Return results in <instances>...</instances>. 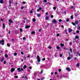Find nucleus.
Masks as SVG:
<instances>
[{
  "label": "nucleus",
  "mask_w": 80,
  "mask_h": 80,
  "mask_svg": "<svg viewBox=\"0 0 80 80\" xmlns=\"http://www.w3.org/2000/svg\"><path fill=\"white\" fill-rule=\"evenodd\" d=\"M37 57L38 62H40V57L38 55Z\"/></svg>",
  "instance_id": "f257e3e1"
},
{
  "label": "nucleus",
  "mask_w": 80,
  "mask_h": 80,
  "mask_svg": "<svg viewBox=\"0 0 80 80\" xmlns=\"http://www.w3.org/2000/svg\"><path fill=\"white\" fill-rule=\"evenodd\" d=\"M52 23H54L55 24V23H56L57 21H56V20H55V19H53L52 21Z\"/></svg>",
  "instance_id": "f03ea898"
},
{
  "label": "nucleus",
  "mask_w": 80,
  "mask_h": 80,
  "mask_svg": "<svg viewBox=\"0 0 80 80\" xmlns=\"http://www.w3.org/2000/svg\"><path fill=\"white\" fill-rule=\"evenodd\" d=\"M15 69L14 68H12L11 69V72H13L15 71Z\"/></svg>",
  "instance_id": "7ed1b4c3"
},
{
  "label": "nucleus",
  "mask_w": 80,
  "mask_h": 80,
  "mask_svg": "<svg viewBox=\"0 0 80 80\" xmlns=\"http://www.w3.org/2000/svg\"><path fill=\"white\" fill-rule=\"evenodd\" d=\"M14 32L15 34H18V30H15L14 31Z\"/></svg>",
  "instance_id": "20e7f679"
},
{
  "label": "nucleus",
  "mask_w": 80,
  "mask_h": 80,
  "mask_svg": "<svg viewBox=\"0 0 80 80\" xmlns=\"http://www.w3.org/2000/svg\"><path fill=\"white\" fill-rule=\"evenodd\" d=\"M18 72H21V70L20 69V68H17Z\"/></svg>",
  "instance_id": "39448f33"
},
{
  "label": "nucleus",
  "mask_w": 80,
  "mask_h": 80,
  "mask_svg": "<svg viewBox=\"0 0 80 80\" xmlns=\"http://www.w3.org/2000/svg\"><path fill=\"white\" fill-rule=\"evenodd\" d=\"M66 69L68 71H70L71 70V69H70V68H66Z\"/></svg>",
  "instance_id": "423d86ee"
},
{
  "label": "nucleus",
  "mask_w": 80,
  "mask_h": 80,
  "mask_svg": "<svg viewBox=\"0 0 80 80\" xmlns=\"http://www.w3.org/2000/svg\"><path fill=\"white\" fill-rule=\"evenodd\" d=\"M8 21L10 23H13V21L11 19H9Z\"/></svg>",
  "instance_id": "0eeeda50"
},
{
  "label": "nucleus",
  "mask_w": 80,
  "mask_h": 80,
  "mask_svg": "<svg viewBox=\"0 0 80 80\" xmlns=\"http://www.w3.org/2000/svg\"><path fill=\"white\" fill-rule=\"evenodd\" d=\"M75 39H78V38H79V37L78 36H76L75 37Z\"/></svg>",
  "instance_id": "6e6552de"
},
{
  "label": "nucleus",
  "mask_w": 80,
  "mask_h": 80,
  "mask_svg": "<svg viewBox=\"0 0 80 80\" xmlns=\"http://www.w3.org/2000/svg\"><path fill=\"white\" fill-rule=\"evenodd\" d=\"M30 26H26L25 27V28H30Z\"/></svg>",
  "instance_id": "1a4fd4ad"
},
{
  "label": "nucleus",
  "mask_w": 80,
  "mask_h": 80,
  "mask_svg": "<svg viewBox=\"0 0 80 80\" xmlns=\"http://www.w3.org/2000/svg\"><path fill=\"white\" fill-rule=\"evenodd\" d=\"M37 15L38 17H40V16H41V15H40V14H38V13L37 14Z\"/></svg>",
  "instance_id": "9d476101"
},
{
  "label": "nucleus",
  "mask_w": 80,
  "mask_h": 80,
  "mask_svg": "<svg viewBox=\"0 0 80 80\" xmlns=\"http://www.w3.org/2000/svg\"><path fill=\"white\" fill-rule=\"evenodd\" d=\"M45 19L47 20H48V19H49V18H48V16H47L45 18Z\"/></svg>",
  "instance_id": "9b49d317"
},
{
  "label": "nucleus",
  "mask_w": 80,
  "mask_h": 80,
  "mask_svg": "<svg viewBox=\"0 0 80 80\" xmlns=\"http://www.w3.org/2000/svg\"><path fill=\"white\" fill-rule=\"evenodd\" d=\"M0 3H3V0H0Z\"/></svg>",
  "instance_id": "f8f14e48"
},
{
  "label": "nucleus",
  "mask_w": 80,
  "mask_h": 80,
  "mask_svg": "<svg viewBox=\"0 0 80 80\" xmlns=\"http://www.w3.org/2000/svg\"><path fill=\"white\" fill-rule=\"evenodd\" d=\"M60 45L61 47H63L64 44H63L62 43H60Z\"/></svg>",
  "instance_id": "ddd939ff"
},
{
  "label": "nucleus",
  "mask_w": 80,
  "mask_h": 80,
  "mask_svg": "<svg viewBox=\"0 0 80 80\" xmlns=\"http://www.w3.org/2000/svg\"><path fill=\"white\" fill-rule=\"evenodd\" d=\"M75 24H76V25H78V22L77 21H76L75 22Z\"/></svg>",
  "instance_id": "4468645a"
},
{
  "label": "nucleus",
  "mask_w": 80,
  "mask_h": 80,
  "mask_svg": "<svg viewBox=\"0 0 80 80\" xmlns=\"http://www.w3.org/2000/svg\"><path fill=\"white\" fill-rule=\"evenodd\" d=\"M72 23L73 25H74V26H75V27H76V24H75V23L73 22H72Z\"/></svg>",
  "instance_id": "2eb2a0df"
},
{
  "label": "nucleus",
  "mask_w": 80,
  "mask_h": 80,
  "mask_svg": "<svg viewBox=\"0 0 80 80\" xmlns=\"http://www.w3.org/2000/svg\"><path fill=\"white\" fill-rule=\"evenodd\" d=\"M31 33L32 34H35V31H32Z\"/></svg>",
  "instance_id": "dca6fc26"
},
{
  "label": "nucleus",
  "mask_w": 80,
  "mask_h": 80,
  "mask_svg": "<svg viewBox=\"0 0 80 80\" xmlns=\"http://www.w3.org/2000/svg\"><path fill=\"white\" fill-rule=\"evenodd\" d=\"M32 21H33V22H36V19H35V18H33L32 19Z\"/></svg>",
  "instance_id": "f3484780"
},
{
  "label": "nucleus",
  "mask_w": 80,
  "mask_h": 80,
  "mask_svg": "<svg viewBox=\"0 0 80 80\" xmlns=\"http://www.w3.org/2000/svg\"><path fill=\"white\" fill-rule=\"evenodd\" d=\"M27 68V66H26V65H25L23 67V68H24V69H25V68Z\"/></svg>",
  "instance_id": "a211bd4d"
},
{
  "label": "nucleus",
  "mask_w": 80,
  "mask_h": 80,
  "mask_svg": "<svg viewBox=\"0 0 80 80\" xmlns=\"http://www.w3.org/2000/svg\"><path fill=\"white\" fill-rule=\"evenodd\" d=\"M2 25L3 26V28H4L5 27V24H3Z\"/></svg>",
  "instance_id": "6ab92c4d"
},
{
  "label": "nucleus",
  "mask_w": 80,
  "mask_h": 80,
  "mask_svg": "<svg viewBox=\"0 0 80 80\" xmlns=\"http://www.w3.org/2000/svg\"><path fill=\"white\" fill-rule=\"evenodd\" d=\"M4 60H5V59H4V58H2L1 60V62H3Z\"/></svg>",
  "instance_id": "aec40b11"
},
{
  "label": "nucleus",
  "mask_w": 80,
  "mask_h": 80,
  "mask_svg": "<svg viewBox=\"0 0 80 80\" xmlns=\"http://www.w3.org/2000/svg\"><path fill=\"white\" fill-rule=\"evenodd\" d=\"M53 9L54 10H56V9H57V8H56V7H53Z\"/></svg>",
  "instance_id": "412c9836"
},
{
  "label": "nucleus",
  "mask_w": 80,
  "mask_h": 80,
  "mask_svg": "<svg viewBox=\"0 0 80 80\" xmlns=\"http://www.w3.org/2000/svg\"><path fill=\"white\" fill-rule=\"evenodd\" d=\"M77 66L78 67H80V64H79V63H78L77 64Z\"/></svg>",
  "instance_id": "4be33fe9"
},
{
  "label": "nucleus",
  "mask_w": 80,
  "mask_h": 80,
  "mask_svg": "<svg viewBox=\"0 0 80 80\" xmlns=\"http://www.w3.org/2000/svg\"><path fill=\"white\" fill-rule=\"evenodd\" d=\"M14 56H17V53H15L14 54Z\"/></svg>",
  "instance_id": "5701e85b"
},
{
  "label": "nucleus",
  "mask_w": 80,
  "mask_h": 80,
  "mask_svg": "<svg viewBox=\"0 0 80 80\" xmlns=\"http://www.w3.org/2000/svg\"><path fill=\"white\" fill-rule=\"evenodd\" d=\"M7 45L8 47H10V45L8 43L7 44Z\"/></svg>",
  "instance_id": "b1692460"
},
{
  "label": "nucleus",
  "mask_w": 80,
  "mask_h": 80,
  "mask_svg": "<svg viewBox=\"0 0 80 80\" xmlns=\"http://www.w3.org/2000/svg\"><path fill=\"white\" fill-rule=\"evenodd\" d=\"M57 49H58V50H59V49L60 48L59 46H58L57 47Z\"/></svg>",
  "instance_id": "393cba45"
},
{
  "label": "nucleus",
  "mask_w": 80,
  "mask_h": 80,
  "mask_svg": "<svg viewBox=\"0 0 80 80\" xmlns=\"http://www.w3.org/2000/svg\"><path fill=\"white\" fill-rule=\"evenodd\" d=\"M71 59V57H68V60H69Z\"/></svg>",
  "instance_id": "a878e982"
},
{
  "label": "nucleus",
  "mask_w": 80,
  "mask_h": 80,
  "mask_svg": "<svg viewBox=\"0 0 80 80\" xmlns=\"http://www.w3.org/2000/svg\"><path fill=\"white\" fill-rule=\"evenodd\" d=\"M67 30H65L64 32H65L66 34H67L68 33V32H67Z\"/></svg>",
  "instance_id": "bb28decb"
},
{
  "label": "nucleus",
  "mask_w": 80,
  "mask_h": 80,
  "mask_svg": "<svg viewBox=\"0 0 80 80\" xmlns=\"http://www.w3.org/2000/svg\"><path fill=\"white\" fill-rule=\"evenodd\" d=\"M62 71V69H58V72H61Z\"/></svg>",
  "instance_id": "cd10ccee"
},
{
  "label": "nucleus",
  "mask_w": 80,
  "mask_h": 80,
  "mask_svg": "<svg viewBox=\"0 0 80 80\" xmlns=\"http://www.w3.org/2000/svg\"><path fill=\"white\" fill-rule=\"evenodd\" d=\"M48 48L49 49H51V48H52V47L51 46H49L48 47Z\"/></svg>",
  "instance_id": "c85d7f7f"
},
{
  "label": "nucleus",
  "mask_w": 80,
  "mask_h": 80,
  "mask_svg": "<svg viewBox=\"0 0 80 80\" xmlns=\"http://www.w3.org/2000/svg\"><path fill=\"white\" fill-rule=\"evenodd\" d=\"M12 1H9V4H11V3H12Z\"/></svg>",
  "instance_id": "c756f323"
},
{
  "label": "nucleus",
  "mask_w": 80,
  "mask_h": 80,
  "mask_svg": "<svg viewBox=\"0 0 80 80\" xmlns=\"http://www.w3.org/2000/svg\"><path fill=\"white\" fill-rule=\"evenodd\" d=\"M8 55L6 54L5 55V57H6V58H7V57H8Z\"/></svg>",
  "instance_id": "7c9ffc66"
},
{
  "label": "nucleus",
  "mask_w": 80,
  "mask_h": 80,
  "mask_svg": "<svg viewBox=\"0 0 80 80\" xmlns=\"http://www.w3.org/2000/svg\"><path fill=\"white\" fill-rule=\"evenodd\" d=\"M69 21H70V19H67L66 20V22H69Z\"/></svg>",
  "instance_id": "2f4dec72"
},
{
  "label": "nucleus",
  "mask_w": 80,
  "mask_h": 80,
  "mask_svg": "<svg viewBox=\"0 0 80 80\" xmlns=\"http://www.w3.org/2000/svg\"><path fill=\"white\" fill-rule=\"evenodd\" d=\"M42 61H45V58H42Z\"/></svg>",
  "instance_id": "473e14b6"
},
{
  "label": "nucleus",
  "mask_w": 80,
  "mask_h": 80,
  "mask_svg": "<svg viewBox=\"0 0 80 80\" xmlns=\"http://www.w3.org/2000/svg\"><path fill=\"white\" fill-rule=\"evenodd\" d=\"M23 40H26V38L24 37L22 38Z\"/></svg>",
  "instance_id": "72a5a7b5"
},
{
  "label": "nucleus",
  "mask_w": 80,
  "mask_h": 80,
  "mask_svg": "<svg viewBox=\"0 0 80 80\" xmlns=\"http://www.w3.org/2000/svg\"><path fill=\"white\" fill-rule=\"evenodd\" d=\"M70 50L71 53H72V48H70Z\"/></svg>",
  "instance_id": "f704fd0d"
},
{
  "label": "nucleus",
  "mask_w": 80,
  "mask_h": 80,
  "mask_svg": "<svg viewBox=\"0 0 80 80\" xmlns=\"http://www.w3.org/2000/svg\"><path fill=\"white\" fill-rule=\"evenodd\" d=\"M1 43H2V42H5V41L4 40H2L1 41Z\"/></svg>",
  "instance_id": "c9c22d12"
},
{
  "label": "nucleus",
  "mask_w": 80,
  "mask_h": 80,
  "mask_svg": "<svg viewBox=\"0 0 80 80\" xmlns=\"http://www.w3.org/2000/svg\"><path fill=\"white\" fill-rule=\"evenodd\" d=\"M62 21V19H60L59 20V22H61Z\"/></svg>",
  "instance_id": "e433bc0d"
},
{
  "label": "nucleus",
  "mask_w": 80,
  "mask_h": 80,
  "mask_svg": "<svg viewBox=\"0 0 80 80\" xmlns=\"http://www.w3.org/2000/svg\"><path fill=\"white\" fill-rule=\"evenodd\" d=\"M71 19H73V17L72 16H71Z\"/></svg>",
  "instance_id": "4c0bfd02"
},
{
  "label": "nucleus",
  "mask_w": 80,
  "mask_h": 80,
  "mask_svg": "<svg viewBox=\"0 0 80 80\" xmlns=\"http://www.w3.org/2000/svg\"><path fill=\"white\" fill-rule=\"evenodd\" d=\"M12 42H15V40H14V39H12Z\"/></svg>",
  "instance_id": "58836bf2"
},
{
  "label": "nucleus",
  "mask_w": 80,
  "mask_h": 80,
  "mask_svg": "<svg viewBox=\"0 0 80 80\" xmlns=\"http://www.w3.org/2000/svg\"><path fill=\"white\" fill-rule=\"evenodd\" d=\"M43 72V70H42L41 71L40 73H42Z\"/></svg>",
  "instance_id": "ea45409f"
},
{
  "label": "nucleus",
  "mask_w": 80,
  "mask_h": 80,
  "mask_svg": "<svg viewBox=\"0 0 80 80\" xmlns=\"http://www.w3.org/2000/svg\"><path fill=\"white\" fill-rule=\"evenodd\" d=\"M69 44H70V46H71V45H72V42H70L69 43Z\"/></svg>",
  "instance_id": "a19ab883"
},
{
  "label": "nucleus",
  "mask_w": 80,
  "mask_h": 80,
  "mask_svg": "<svg viewBox=\"0 0 80 80\" xmlns=\"http://www.w3.org/2000/svg\"><path fill=\"white\" fill-rule=\"evenodd\" d=\"M57 37H58V36H60V34H58V33L57 34Z\"/></svg>",
  "instance_id": "79ce46f5"
},
{
  "label": "nucleus",
  "mask_w": 80,
  "mask_h": 80,
  "mask_svg": "<svg viewBox=\"0 0 80 80\" xmlns=\"http://www.w3.org/2000/svg\"><path fill=\"white\" fill-rule=\"evenodd\" d=\"M76 33H79V31L78 30H77L76 31Z\"/></svg>",
  "instance_id": "37998d69"
},
{
  "label": "nucleus",
  "mask_w": 80,
  "mask_h": 80,
  "mask_svg": "<svg viewBox=\"0 0 80 80\" xmlns=\"http://www.w3.org/2000/svg\"><path fill=\"white\" fill-rule=\"evenodd\" d=\"M76 53L77 54V55H78V54L79 53V52H77Z\"/></svg>",
  "instance_id": "c03bdc74"
},
{
  "label": "nucleus",
  "mask_w": 80,
  "mask_h": 80,
  "mask_svg": "<svg viewBox=\"0 0 80 80\" xmlns=\"http://www.w3.org/2000/svg\"><path fill=\"white\" fill-rule=\"evenodd\" d=\"M37 75V73L35 72L34 73V75L35 76Z\"/></svg>",
  "instance_id": "a18cd8bd"
},
{
  "label": "nucleus",
  "mask_w": 80,
  "mask_h": 80,
  "mask_svg": "<svg viewBox=\"0 0 80 80\" xmlns=\"http://www.w3.org/2000/svg\"><path fill=\"white\" fill-rule=\"evenodd\" d=\"M75 17H77V15H78L77 14H76V13H75Z\"/></svg>",
  "instance_id": "49530a36"
},
{
  "label": "nucleus",
  "mask_w": 80,
  "mask_h": 80,
  "mask_svg": "<svg viewBox=\"0 0 80 80\" xmlns=\"http://www.w3.org/2000/svg\"><path fill=\"white\" fill-rule=\"evenodd\" d=\"M39 9L40 10H42V8H41V7L39 8Z\"/></svg>",
  "instance_id": "de8ad7c7"
},
{
  "label": "nucleus",
  "mask_w": 80,
  "mask_h": 80,
  "mask_svg": "<svg viewBox=\"0 0 80 80\" xmlns=\"http://www.w3.org/2000/svg\"><path fill=\"white\" fill-rule=\"evenodd\" d=\"M47 2V0H44V2L45 3H46V2Z\"/></svg>",
  "instance_id": "09e8293b"
},
{
  "label": "nucleus",
  "mask_w": 80,
  "mask_h": 80,
  "mask_svg": "<svg viewBox=\"0 0 80 80\" xmlns=\"http://www.w3.org/2000/svg\"><path fill=\"white\" fill-rule=\"evenodd\" d=\"M51 18H53V15H52L51 16Z\"/></svg>",
  "instance_id": "8fccbe9b"
},
{
  "label": "nucleus",
  "mask_w": 80,
  "mask_h": 80,
  "mask_svg": "<svg viewBox=\"0 0 80 80\" xmlns=\"http://www.w3.org/2000/svg\"><path fill=\"white\" fill-rule=\"evenodd\" d=\"M6 61H4V62L3 63H4V64H6Z\"/></svg>",
  "instance_id": "3c124183"
},
{
  "label": "nucleus",
  "mask_w": 80,
  "mask_h": 80,
  "mask_svg": "<svg viewBox=\"0 0 80 80\" xmlns=\"http://www.w3.org/2000/svg\"><path fill=\"white\" fill-rule=\"evenodd\" d=\"M60 57H62V54H60Z\"/></svg>",
  "instance_id": "603ef678"
},
{
  "label": "nucleus",
  "mask_w": 80,
  "mask_h": 80,
  "mask_svg": "<svg viewBox=\"0 0 80 80\" xmlns=\"http://www.w3.org/2000/svg\"><path fill=\"white\" fill-rule=\"evenodd\" d=\"M58 73L57 72H55L54 73V74H55V75H57V74Z\"/></svg>",
  "instance_id": "864d4df0"
},
{
  "label": "nucleus",
  "mask_w": 80,
  "mask_h": 80,
  "mask_svg": "<svg viewBox=\"0 0 80 80\" xmlns=\"http://www.w3.org/2000/svg\"><path fill=\"white\" fill-rule=\"evenodd\" d=\"M46 15H48V12H46Z\"/></svg>",
  "instance_id": "5fc2aeb1"
},
{
  "label": "nucleus",
  "mask_w": 80,
  "mask_h": 80,
  "mask_svg": "<svg viewBox=\"0 0 80 80\" xmlns=\"http://www.w3.org/2000/svg\"><path fill=\"white\" fill-rule=\"evenodd\" d=\"M15 78H18V76H15Z\"/></svg>",
  "instance_id": "6e6d98bb"
},
{
  "label": "nucleus",
  "mask_w": 80,
  "mask_h": 80,
  "mask_svg": "<svg viewBox=\"0 0 80 80\" xmlns=\"http://www.w3.org/2000/svg\"><path fill=\"white\" fill-rule=\"evenodd\" d=\"M78 30H80V27H78Z\"/></svg>",
  "instance_id": "4d7b16f0"
},
{
  "label": "nucleus",
  "mask_w": 80,
  "mask_h": 80,
  "mask_svg": "<svg viewBox=\"0 0 80 80\" xmlns=\"http://www.w3.org/2000/svg\"><path fill=\"white\" fill-rule=\"evenodd\" d=\"M21 9H23V8H24V7H21Z\"/></svg>",
  "instance_id": "13d9d810"
},
{
  "label": "nucleus",
  "mask_w": 80,
  "mask_h": 80,
  "mask_svg": "<svg viewBox=\"0 0 80 80\" xmlns=\"http://www.w3.org/2000/svg\"><path fill=\"white\" fill-rule=\"evenodd\" d=\"M30 63H33V61L31 60L30 61Z\"/></svg>",
  "instance_id": "bf43d9fd"
},
{
  "label": "nucleus",
  "mask_w": 80,
  "mask_h": 80,
  "mask_svg": "<svg viewBox=\"0 0 80 80\" xmlns=\"http://www.w3.org/2000/svg\"><path fill=\"white\" fill-rule=\"evenodd\" d=\"M1 44H2V45H4V43H3V42H1Z\"/></svg>",
  "instance_id": "052dcab7"
},
{
  "label": "nucleus",
  "mask_w": 80,
  "mask_h": 80,
  "mask_svg": "<svg viewBox=\"0 0 80 80\" xmlns=\"http://www.w3.org/2000/svg\"><path fill=\"white\" fill-rule=\"evenodd\" d=\"M77 57H75L74 58V60H77Z\"/></svg>",
  "instance_id": "680f3d73"
},
{
  "label": "nucleus",
  "mask_w": 80,
  "mask_h": 80,
  "mask_svg": "<svg viewBox=\"0 0 80 80\" xmlns=\"http://www.w3.org/2000/svg\"><path fill=\"white\" fill-rule=\"evenodd\" d=\"M37 12H40V10H39V9H38L37 10Z\"/></svg>",
  "instance_id": "e2e57ef3"
},
{
  "label": "nucleus",
  "mask_w": 80,
  "mask_h": 80,
  "mask_svg": "<svg viewBox=\"0 0 80 80\" xmlns=\"http://www.w3.org/2000/svg\"><path fill=\"white\" fill-rule=\"evenodd\" d=\"M66 41H68V39L67 38L66 39Z\"/></svg>",
  "instance_id": "0e129e2a"
},
{
  "label": "nucleus",
  "mask_w": 80,
  "mask_h": 80,
  "mask_svg": "<svg viewBox=\"0 0 80 80\" xmlns=\"http://www.w3.org/2000/svg\"><path fill=\"white\" fill-rule=\"evenodd\" d=\"M71 8H73V6H72L71 7Z\"/></svg>",
  "instance_id": "69168bd1"
},
{
  "label": "nucleus",
  "mask_w": 80,
  "mask_h": 80,
  "mask_svg": "<svg viewBox=\"0 0 80 80\" xmlns=\"http://www.w3.org/2000/svg\"><path fill=\"white\" fill-rule=\"evenodd\" d=\"M29 69H32V67H29Z\"/></svg>",
  "instance_id": "338daca9"
},
{
  "label": "nucleus",
  "mask_w": 80,
  "mask_h": 80,
  "mask_svg": "<svg viewBox=\"0 0 80 80\" xmlns=\"http://www.w3.org/2000/svg\"><path fill=\"white\" fill-rule=\"evenodd\" d=\"M72 31V30H69L68 32H71Z\"/></svg>",
  "instance_id": "774afa93"
}]
</instances>
